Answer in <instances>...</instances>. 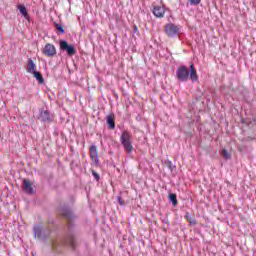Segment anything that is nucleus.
Wrapping results in <instances>:
<instances>
[{"mask_svg":"<svg viewBox=\"0 0 256 256\" xmlns=\"http://www.w3.org/2000/svg\"><path fill=\"white\" fill-rule=\"evenodd\" d=\"M176 79L179 83H187L189 79L191 83H199V74H197L195 64L191 62L189 67L186 65H180L176 69Z\"/></svg>","mask_w":256,"mask_h":256,"instance_id":"obj_1","label":"nucleus"},{"mask_svg":"<svg viewBox=\"0 0 256 256\" xmlns=\"http://www.w3.org/2000/svg\"><path fill=\"white\" fill-rule=\"evenodd\" d=\"M60 245H64L65 247H70L72 251L77 249L78 240L77 236H75V231L73 230V226H67L64 229V233L60 237Z\"/></svg>","mask_w":256,"mask_h":256,"instance_id":"obj_2","label":"nucleus"},{"mask_svg":"<svg viewBox=\"0 0 256 256\" xmlns=\"http://www.w3.org/2000/svg\"><path fill=\"white\" fill-rule=\"evenodd\" d=\"M59 213L63 219H65L68 222V225H73L75 221H77L78 216L75 214L73 209H71V206L69 204H63L59 208Z\"/></svg>","mask_w":256,"mask_h":256,"instance_id":"obj_3","label":"nucleus"},{"mask_svg":"<svg viewBox=\"0 0 256 256\" xmlns=\"http://www.w3.org/2000/svg\"><path fill=\"white\" fill-rule=\"evenodd\" d=\"M133 135L128 130H123L120 135V143L124 149V151L131 155L133 153V142L131 141Z\"/></svg>","mask_w":256,"mask_h":256,"instance_id":"obj_4","label":"nucleus"},{"mask_svg":"<svg viewBox=\"0 0 256 256\" xmlns=\"http://www.w3.org/2000/svg\"><path fill=\"white\" fill-rule=\"evenodd\" d=\"M58 43L60 51H62V53H66L68 57H73L77 55V48L75 47V45L70 44L65 39H60Z\"/></svg>","mask_w":256,"mask_h":256,"instance_id":"obj_5","label":"nucleus"},{"mask_svg":"<svg viewBox=\"0 0 256 256\" xmlns=\"http://www.w3.org/2000/svg\"><path fill=\"white\" fill-rule=\"evenodd\" d=\"M57 235V232L53 231V229L46 227L45 229H39L34 227V237L37 239H41L42 241H47L48 237L51 235Z\"/></svg>","mask_w":256,"mask_h":256,"instance_id":"obj_6","label":"nucleus"},{"mask_svg":"<svg viewBox=\"0 0 256 256\" xmlns=\"http://www.w3.org/2000/svg\"><path fill=\"white\" fill-rule=\"evenodd\" d=\"M37 119L41 121V123H53L55 121V116L49 112V110H45L43 108L39 109V114L37 116Z\"/></svg>","mask_w":256,"mask_h":256,"instance_id":"obj_7","label":"nucleus"},{"mask_svg":"<svg viewBox=\"0 0 256 256\" xmlns=\"http://www.w3.org/2000/svg\"><path fill=\"white\" fill-rule=\"evenodd\" d=\"M164 33L170 39L179 37V26H177L173 23H168L164 26Z\"/></svg>","mask_w":256,"mask_h":256,"instance_id":"obj_8","label":"nucleus"},{"mask_svg":"<svg viewBox=\"0 0 256 256\" xmlns=\"http://www.w3.org/2000/svg\"><path fill=\"white\" fill-rule=\"evenodd\" d=\"M43 55L46 57H54L57 55V48H55V45L51 43H47L43 50H42Z\"/></svg>","mask_w":256,"mask_h":256,"instance_id":"obj_9","label":"nucleus"},{"mask_svg":"<svg viewBox=\"0 0 256 256\" xmlns=\"http://www.w3.org/2000/svg\"><path fill=\"white\" fill-rule=\"evenodd\" d=\"M22 191L23 193H26V195H31L33 193V184L27 180H22Z\"/></svg>","mask_w":256,"mask_h":256,"instance_id":"obj_10","label":"nucleus"},{"mask_svg":"<svg viewBox=\"0 0 256 256\" xmlns=\"http://www.w3.org/2000/svg\"><path fill=\"white\" fill-rule=\"evenodd\" d=\"M33 77L38 82V85H45V78H43V74L37 71V66L33 64Z\"/></svg>","mask_w":256,"mask_h":256,"instance_id":"obj_11","label":"nucleus"},{"mask_svg":"<svg viewBox=\"0 0 256 256\" xmlns=\"http://www.w3.org/2000/svg\"><path fill=\"white\" fill-rule=\"evenodd\" d=\"M152 13L157 19H163V17H165V7L154 6L152 9Z\"/></svg>","mask_w":256,"mask_h":256,"instance_id":"obj_12","label":"nucleus"},{"mask_svg":"<svg viewBox=\"0 0 256 256\" xmlns=\"http://www.w3.org/2000/svg\"><path fill=\"white\" fill-rule=\"evenodd\" d=\"M106 125L109 131H115V114H108L106 116Z\"/></svg>","mask_w":256,"mask_h":256,"instance_id":"obj_13","label":"nucleus"},{"mask_svg":"<svg viewBox=\"0 0 256 256\" xmlns=\"http://www.w3.org/2000/svg\"><path fill=\"white\" fill-rule=\"evenodd\" d=\"M168 201L174 207V209L179 205V200H177V194L169 191Z\"/></svg>","mask_w":256,"mask_h":256,"instance_id":"obj_14","label":"nucleus"},{"mask_svg":"<svg viewBox=\"0 0 256 256\" xmlns=\"http://www.w3.org/2000/svg\"><path fill=\"white\" fill-rule=\"evenodd\" d=\"M53 25L56 31V35H65V26H63V22H54Z\"/></svg>","mask_w":256,"mask_h":256,"instance_id":"obj_15","label":"nucleus"},{"mask_svg":"<svg viewBox=\"0 0 256 256\" xmlns=\"http://www.w3.org/2000/svg\"><path fill=\"white\" fill-rule=\"evenodd\" d=\"M184 218L189 223V225H197V219L195 218V214L186 212Z\"/></svg>","mask_w":256,"mask_h":256,"instance_id":"obj_16","label":"nucleus"},{"mask_svg":"<svg viewBox=\"0 0 256 256\" xmlns=\"http://www.w3.org/2000/svg\"><path fill=\"white\" fill-rule=\"evenodd\" d=\"M99 157V150L95 144L90 146V159L95 160V158Z\"/></svg>","mask_w":256,"mask_h":256,"instance_id":"obj_17","label":"nucleus"},{"mask_svg":"<svg viewBox=\"0 0 256 256\" xmlns=\"http://www.w3.org/2000/svg\"><path fill=\"white\" fill-rule=\"evenodd\" d=\"M18 9L21 15H23L24 19H26V21L31 20V18L29 17V13H27V8L25 7V5H18Z\"/></svg>","mask_w":256,"mask_h":256,"instance_id":"obj_18","label":"nucleus"},{"mask_svg":"<svg viewBox=\"0 0 256 256\" xmlns=\"http://www.w3.org/2000/svg\"><path fill=\"white\" fill-rule=\"evenodd\" d=\"M164 165L168 167L169 171L173 172L174 169H177V166L173 165V162L171 160H166L164 162Z\"/></svg>","mask_w":256,"mask_h":256,"instance_id":"obj_19","label":"nucleus"},{"mask_svg":"<svg viewBox=\"0 0 256 256\" xmlns=\"http://www.w3.org/2000/svg\"><path fill=\"white\" fill-rule=\"evenodd\" d=\"M221 155L223 157V159H225L226 161L231 159V154L229 153V151L227 149H222Z\"/></svg>","mask_w":256,"mask_h":256,"instance_id":"obj_20","label":"nucleus"},{"mask_svg":"<svg viewBox=\"0 0 256 256\" xmlns=\"http://www.w3.org/2000/svg\"><path fill=\"white\" fill-rule=\"evenodd\" d=\"M26 69L28 73H33V59L31 58L28 59V64Z\"/></svg>","mask_w":256,"mask_h":256,"instance_id":"obj_21","label":"nucleus"},{"mask_svg":"<svg viewBox=\"0 0 256 256\" xmlns=\"http://www.w3.org/2000/svg\"><path fill=\"white\" fill-rule=\"evenodd\" d=\"M79 165H81V162L78 159L72 160L70 163L71 169H75V168L79 167Z\"/></svg>","mask_w":256,"mask_h":256,"instance_id":"obj_22","label":"nucleus"},{"mask_svg":"<svg viewBox=\"0 0 256 256\" xmlns=\"http://www.w3.org/2000/svg\"><path fill=\"white\" fill-rule=\"evenodd\" d=\"M188 3L191 7H197L198 5H201V0H188Z\"/></svg>","mask_w":256,"mask_h":256,"instance_id":"obj_23","label":"nucleus"},{"mask_svg":"<svg viewBox=\"0 0 256 256\" xmlns=\"http://www.w3.org/2000/svg\"><path fill=\"white\" fill-rule=\"evenodd\" d=\"M116 201H117V203L120 204L121 207H125V205H127V203L125 202V200H123V197H121V196H117Z\"/></svg>","mask_w":256,"mask_h":256,"instance_id":"obj_24","label":"nucleus"},{"mask_svg":"<svg viewBox=\"0 0 256 256\" xmlns=\"http://www.w3.org/2000/svg\"><path fill=\"white\" fill-rule=\"evenodd\" d=\"M241 123L243 125H247V127H249L250 125H253V121H251L250 119H245V118H242Z\"/></svg>","mask_w":256,"mask_h":256,"instance_id":"obj_25","label":"nucleus"},{"mask_svg":"<svg viewBox=\"0 0 256 256\" xmlns=\"http://www.w3.org/2000/svg\"><path fill=\"white\" fill-rule=\"evenodd\" d=\"M91 171H92V176L94 177L95 181H100L101 176L99 175V173H97V171H95V170H91Z\"/></svg>","mask_w":256,"mask_h":256,"instance_id":"obj_26","label":"nucleus"},{"mask_svg":"<svg viewBox=\"0 0 256 256\" xmlns=\"http://www.w3.org/2000/svg\"><path fill=\"white\" fill-rule=\"evenodd\" d=\"M92 161H93L95 167H99V165H101V163L99 162V156L94 158V160H92Z\"/></svg>","mask_w":256,"mask_h":256,"instance_id":"obj_27","label":"nucleus"},{"mask_svg":"<svg viewBox=\"0 0 256 256\" xmlns=\"http://www.w3.org/2000/svg\"><path fill=\"white\" fill-rule=\"evenodd\" d=\"M202 97H203V92H200V94L196 95V101H201Z\"/></svg>","mask_w":256,"mask_h":256,"instance_id":"obj_28","label":"nucleus"},{"mask_svg":"<svg viewBox=\"0 0 256 256\" xmlns=\"http://www.w3.org/2000/svg\"><path fill=\"white\" fill-rule=\"evenodd\" d=\"M69 201H70L71 205H73L75 203V196L71 195L69 197Z\"/></svg>","mask_w":256,"mask_h":256,"instance_id":"obj_29","label":"nucleus"},{"mask_svg":"<svg viewBox=\"0 0 256 256\" xmlns=\"http://www.w3.org/2000/svg\"><path fill=\"white\" fill-rule=\"evenodd\" d=\"M133 33H139V28L135 24L133 25Z\"/></svg>","mask_w":256,"mask_h":256,"instance_id":"obj_30","label":"nucleus"},{"mask_svg":"<svg viewBox=\"0 0 256 256\" xmlns=\"http://www.w3.org/2000/svg\"><path fill=\"white\" fill-rule=\"evenodd\" d=\"M116 23H119L121 21V18L119 17V14L114 15Z\"/></svg>","mask_w":256,"mask_h":256,"instance_id":"obj_31","label":"nucleus"},{"mask_svg":"<svg viewBox=\"0 0 256 256\" xmlns=\"http://www.w3.org/2000/svg\"><path fill=\"white\" fill-rule=\"evenodd\" d=\"M198 91H199V95H201V93H203V91H201V88H198Z\"/></svg>","mask_w":256,"mask_h":256,"instance_id":"obj_32","label":"nucleus"},{"mask_svg":"<svg viewBox=\"0 0 256 256\" xmlns=\"http://www.w3.org/2000/svg\"><path fill=\"white\" fill-rule=\"evenodd\" d=\"M55 245H56V243H55V242H52V247H54V248H55Z\"/></svg>","mask_w":256,"mask_h":256,"instance_id":"obj_33","label":"nucleus"}]
</instances>
